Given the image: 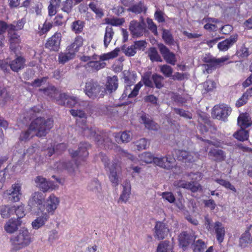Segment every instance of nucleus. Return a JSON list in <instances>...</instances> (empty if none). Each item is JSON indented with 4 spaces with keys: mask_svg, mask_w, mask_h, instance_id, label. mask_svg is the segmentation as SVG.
Here are the masks:
<instances>
[{
    "mask_svg": "<svg viewBox=\"0 0 252 252\" xmlns=\"http://www.w3.org/2000/svg\"><path fill=\"white\" fill-rule=\"evenodd\" d=\"M53 126V120L51 118L46 120L39 117L33 120L31 124L29 129L21 133L20 140L21 141L30 139L34 135L38 137L46 135Z\"/></svg>",
    "mask_w": 252,
    "mask_h": 252,
    "instance_id": "nucleus-1",
    "label": "nucleus"
},
{
    "mask_svg": "<svg viewBox=\"0 0 252 252\" xmlns=\"http://www.w3.org/2000/svg\"><path fill=\"white\" fill-rule=\"evenodd\" d=\"M127 157L132 161L136 162L139 160L146 163L154 162L156 165L165 169H170L175 165V159L171 156L155 158L149 152H145L139 155V159H135L133 156L127 154Z\"/></svg>",
    "mask_w": 252,
    "mask_h": 252,
    "instance_id": "nucleus-2",
    "label": "nucleus"
},
{
    "mask_svg": "<svg viewBox=\"0 0 252 252\" xmlns=\"http://www.w3.org/2000/svg\"><path fill=\"white\" fill-rule=\"evenodd\" d=\"M32 235L27 228L22 227L10 239L11 251H18L28 247L32 242Z\"/></svg>",
    "mask_w": 252,
    "mask_h": 252,
    "instance_id": "nucleus-3",
    "label": "nucleus"
},
{
    "mask_svg": "<svg viewBox=\"0 0 252 252\" xmlns=\"http://www.w3.org/2000/svg\"><path fill=\"white\" fill-rule=\"evenodd\" d=\"M202 140L203 143L201 145L205 146L206 152L210 149L208 154L210 157L217 161H221L224 159L225 156L224 152L222 150L210 148L211 145L219 147L220 146V142L218 141H209V140L204 139L203 138H202Z\"/></svg>",
    "mask_w": 252,
    "mask_h": 252,
    "instance_id": "nucleus-4",
    "label": "nucleus"
},
{
    "mask_svg": "<svg viewBox=\"0 0 252 252\" xmlns=\"http://www.w3.org/2000/svg\"><path fill=\"white\" fill-rule=\"evenodd\" d=\"M84 92L90 98L94 99L96 97H102L104 95V88L98 86L96 83L90 80L86 83Z\"/></svg>",
    "mask_w": 252,
    "mask_h": 252,
    "instance_id": "nucleus-5",
    "label": "nucleus"
},
{
    "mask_svg": "<svg viewBox=\"0 0 252 252\" xmlns=\"http://www.w3.org/2000/svg\"><path fill=\"white\" fill-rule=\"evenodd\" d=\"M34 214L36 215V217L31 222L32 228L33 230H38L45 225L50 219V216L47 213H44V209L42 206L38 207Z\"/></svg>",
    "mask_w": 252,
    "mask_h": 252,
    "instance_id": "nucleus-6",
    "label": "nucleus"
},
{
    "mask_svg": "<svg viewBox=\"0 0 252 252\" xmlns=\"http://www.w3.org/2000/svg\"><path fill=\"white\" fill-rule=\"evenodd\" d=\"M202 22V23H206L204 25V28L207 30L216 31L218 29H220V32L225 34H228L232 30V27L231 26L226 25L224 26H222L220 22L212 18H204Z\"/></svg>",
    "mask_w": 252,
    "mask_h": 252,
    "instance_id": "nucleus-7",
    "label": "nucleus"
},
{
    "mask_svg": "<svg viewBox=\"0 0 252 252\" xmlns=\"http://www.w3.org/2000/svg\"><path fill=\"white\" fill-rule=\"evenodd\" d=\"M57 102L60 105L76 107L84 105L85 103L84 101L80 100L76 97L65 93L60 94V98L57 100Z\"/></svg>",
    "mask_w": 252,
    "mask_h": 252,
    "instance_id": "nucleus-8",
    "label": "nucleus"
},
{
    "mask_svg": "<svg viewBox=\"0 0 252 252\" xmlns=\"http://www.w3.org/2000/svg\"><path fill=\"white\" fill-rule=\"evenodd\" d=\"M60 203V198L52 193L46 198L44 205L42 207L44 209V213H47L50 216L54 215Z\"/></svg>",
    "mask_w": 252,
    "mask_h": 252,
    "instance_id": "nucleus-9",
    "label": "nucleus"
},
{
    "mask_svg": "<svg viewBox=\"0 0 252 252\" xmlns=\"http://www.w3.org/2000/svg\"><path fill=\"white\" fill-rule=\"evenodd\" d=\"M231 112V108L228 105L221 104L215 105L213 109L212 115L218 120L224 121Z\"/></svg>",
    "mask_w": 252,
    "mask_h": 252,
    "instance_id": "nucleus-10",
    "label": "nucleus"
},
{
    "mask_svg": "<svg viewBox=\"0 0 252 252\" xmlns=\"http://www.w3.org/2000/svg\"><path fill=\"white\" fill-rule=\"evenodd\" d=\"M124 79L126 86L124 92L122 95L123 98H124L127 96L128 98H132L136 96L138 94L140 89L142 86V84L141 82H139L132 89L131 86L133 82H130L127 77H125Z\"/></svg>",
    "mask_w": 252,
    "mask_h": 252,
    "instance_id": "nucleus-11",
    "label": "nucleus"
},
{
    "mask_svg": "<svg viewBox=\"0 0 252 252\" xmlns=\"http://www.w3.org/2000/svg\"><path fill=\"white\" fill-rule=\"evenodd\" d=\"M35 183L36 186L43 192H47L58 188V186L51 181L47 180L42 176H37L35 178Z\"/></svg>",
    "mask_w": 252,
    "mask_h": 252,
    "instance_id": "nucleus-12",
    "label": "nucleus"
},
{
    "mask_svg": "<svg viewBox=\"0 0 252 252\" xmlns=\"http://www.w3.org/2000/svg\"><path fill=\"white\" fill-rule=\"evenodd\" d=\"M22 193L21 185L15 183L11 186L10 189L4 192V195L8 197L13 202H18L20 200Z\"/></svg>",
    "mask_w": 252,
    "mask_h": 252,
    "instance_id": "nucleus-13",
    "label": "nucleus"
},
{
    "mask_svg": "<svg viewBox=\"0 0 252 252\" xmlns=\"http://www.w3.org/2000/svg\"><path fill=\"white\" fill-rule=\"evenodd\" d=\"M24 25V22L23 20L18 21L16 25L11 24L10 25H7L4 22H0V47H1L3 45V42L4 37L3 36V33L5 32L6 29H11L13 31H18L21 30Z\"/></svg>",
    "mask_w": 252,
    "mask_h": 252,
    "instance_id": "nucleus-14",
    "label": "nucleus"
},
{
    "mask_svg": "<svg viewBox=\"0 0 252 252\" xmlns=\"http://www.w3.org/2000/svg\"><path fill=\"white\" fill-rule=\"evenodd\" d=\"M229 58L228 56H223L219 59L205 60V61L209 63L204 65V69L207 73H210L217 65H220L221 63L228 61Z\"/></svg>",
    "mask_w": 252,
    "mask_h": 252,
    "instance_id": "nucleus-15",
    "label": "nucleus"
},
{
    "mask_svg": "<svg viewBox=\"0 0 252 252\" xmlns=\"http://www.w3.org/2000/svg\"><path fill=\"white\" fill-rule=\"evenodd\" d=\"M89 144L87 143H80L78 150L74 151L73 150H69V154L72 158L77 157L78 159L84 160V158L88 156L87 148Z\"/></svg>",
    "mask_w": 252,
    "mask_h": 252,
    "instance_id": "nucleus-16",
    "label": "nucleus"
},
{
    "mask_svg": "<svg viewBox=\"0 0 252 252\" xmlns=\"http://www.w3.org/2000/svg\"><path fill=\"white\" fill-rule=\"evenodd\" d=\"M61 40V33H56L48 39L46 43L45 46L50 50L57 51L60 49Z\"/></svg>",
    "mask_w": 252,
    "mask_h": 252,
    "instance_id": "nucleus-17",
    "label": "nucleus"
},
{
    "mask_svg": "<svg viewBox=\"0 0 252 252\" xmlns=\"http://www.w3.org/2000/svg\"><path fill=\"white\" fill-rule=\"evenodd\" d=\"M145 24L143 21L137 22L132 21L129 25V30L134 36H140L142 35L144 32Z\"/></svg>",
    "mask_w": 252,
    "mask_h": 252,
    "instance_id": "nucleus-18",
    "label": "nucleus"
},
{
    "mask_svg": "<svg viewBox=\"0 0 252 252\" xmlns=\"http://www.w3.org/2000/svg\"><path fill=\"white\" fill-rule=\"evenodd\" d=\"M45 200V196L43 193L40 191H36L33 193L28 201V206L32 208L35 205H37V208L42 206V203Z\"/></svg>",
    "mask_w": 252,
    "mask_h": 252,
    "instance_id": "nucleus-19",
    "label": "nucleus"
},
{
    "mask_svg": "<svg viewBox=\"0 0 252 252\" xmlns=\"http://www.w3.org/2000/svg\"><path fill=\"white\" fill-rule=\"evenodd\" d=\"M177 159L179 160H185V162L194 161L196 159L199 158L197 153H189L186 151H178L176 152Z\"/></svg>",
    "mask_w": 252,
    "mask_h": 252,
    "instance_id": "nucleus-20",
    "label": "nucleus"
},
{
    "mask_svg": "<svg viewBox=\"0 0 252 252\" xmlns=\"http://www.w3.org/2000/svg\"><path fill=\"white\" fill-rule=\"evenodd\" d=\"M22 223L20 219L12 218L5 223L4 229L7 233L12 234L17 230L18 227L22 224Z\"/></svg>",
    "mask_w": 252,
    "mask_h": 252,
    "instance_id": "nucleus-21",
    "label": "nucleus"
},
{
    "mask_svg": "<svg viewBox=\"0 0 252 252\" xmlns=\"http://www.w3.org/2000/svg\"><path fill=\"white\" fill-rule=\"evenodd\" d=\"M158 47L164 60L168 63L174 65L176 62L175 54L171 52L169 49L163 44L159 45Z\"/></svg>",
    "mask_w": 252,
    "mask_h": 252,
    "instance_id": "nucleus-22",
    "label": "nucleus"
},
{
    "mask_svg": "<svg viewBox=\"0 0 252 252\" xmlns=\"http://www.w3.org/2000/svg\"><path fill=\"white\" fill-rule=\"evenodd\" d=\"M237 34L232 35L229 38L219 43L218 48L221 51H227L237 41Z\"/></svg>",
    "mask_w": 252,
    "mask_h": 252,
    "instance_id": "nucleus-23",
    "label": "nucleus"
},
{
    "mask_svg": "<svg viewBox=\"0 0 252 252\" xmlns=\"http://www.w3.org/2000/svg\"><path fill=\"white\" fill-rule=\"evenodd\" d=\"M174 186L178 188L189 189L192 192H195L201 189V186L197 183H187L184 181H176Z\"/></svg>",
    "mask_w": 252,
    "mask_h": 252,
    "instance_id": "nucleus-24",
    "label": "nucleus"
},
{
    "mask_svg": "<svg viewBox=\"0 0 252 252\" xmlns=\"http://www.w3.org/2000/svg\"><path fill=\"white\" fill-rule=\"evenodd\" d=\"M156 233L159 240L164 239L169 232L166 225L161 222H157L155 226Z\"/></svg>",
    "mask_w": 252,
    "mask_h": 252,
    "instance_id": "nucleus-25",
    "label": "nucleus"
},
{
    "mask_svg": "<svg viewBox=\"0 0 252 252\" xmlns=\"http://www.w3.org/2000/svg\"><path fill=\"white\" fill-rule=\"evenodd\" d=\"M107 158H104L102 159L103 162L104 163L105 166H108V164L107 163ZM109 168L110 173H109V179L113 184L114 186H117L119 184V179L118 177L117 176V169L116 167H113V165H112L111 167H108Z\"/></svg>",
    "mask_w": 252,
    "mask_h": 252,
    "instance_id": "nucleus-26",
    "label": "nucleus"
},
{
    "mask_svg": "<svg viewBox=\"0 0 252 252\" xmlns=\"http://www.w3.org/2000/svg\"><path fill=\"white\" fill-rule=\"evenodd\" d=\"M252 242V236L249 229H246L243 233L239 240V245L241 247L245 248L250 246Z\"/></svg>",
    "mask_w": 252,
    "mask_h": 252,
    "instance_id": "nucleus-27",
    "label": "nucleus"
},
{
    "mask_svg": "<svg viewBox=\"0 0 252 252\" xmlns=\"http://www.w3.org/2000/svg\"><path fill=\"white\" fill-rule=\"evenodd\" d=\"M83 43L84 39L83 37L81 36L78 35L74 38L73 42L67 47V49L73 52L75 55L83 46Z\"/></svg>",
    "mask_w": 252,
    "mask_h": 252,
    "instance_id": "nucleus-28",
    "label": "nucleus"
},
{
    "mask_svg": "<svg viewBox=\"0 0 252 252\" xmlns=\"http://www.w3.org/2000/svg\"><path fill=\"white\" fill-rule=\"evenodd\" d=\"M214 228L216 234L217 239L219 243H221L224 239L225 236V229L221 223L217 221L215 223Z\"/></svg>",
    "mask_w": 252,
    "mask_h": 252,
    "instance_id": "nucleus-29",
    "label": "nucleus"
},
{
    "mask_svg": "<svg viewBox=\"0 0 252 252\" xmlns=\"http://www.w3.org/2000/svg\"><path fill=\"white\" fill-rule=\"evenodd\" d=\"M120 52V49L119 48H116L112 51L104 54L100 56L94 55L93 56V58L94 60H99L100 61L109 60L117 57Z\"/></svg>",
    "mask_w": 252,
    "mask_h": 252,
    "instance_id": "nucleus-30",
    "label": "nucleus"
},
{
    "mask_svg": "<svg viewBox=\"0 0 252 252\" xmlns=\"http://www.w3.org/2000/svg\"><path fill=\"white\" fill-rule=\"evenodd\" d=\"M238 124L241 128H247L252 124L251 118L248 113H242L238 118Z\"/></svg>",
    "mask_w": 252,
    "mask_h": 252,
    "instance_id": "nucleus-31",
    "label": "nucleus"
},
{
    "mask_svg": "<svg viewBox=\"0 0 252 252\" xmlns=\"http://www.w3.org/2000/svg\"><path fill=\"white\" fill-rule=\"evenodd\" d=\"M75 54L70 50L67 49L66 48V50L63 52H61L59 54L58 61L61 63L64 64L68 61L72 59L75 57Z\"/></svg>",
    "mask_w": 252,
    "mask_h": 252,
    "instance_id": "nucleus-32",
    "label": "nucleus"
},
{
    "mask_svg": "<svg viewBox=\"0 0 252 252\" xmlns=\"http://www.w3.org/2000/svg\"><path fill=\"white\" fill-rule=\"evenodd\" d=\"M141 119L147 128L151 130H157L158 128V124L153 122L149 115L143 114L141 116Z\"/></svg>",
    "mask_w": 252,
    "mask_h": 252,
    "instance_id": "nucleus-33",
    "label": "nucleus"
},
{
    "mask_svg": "<svg viewBox=\"0 0 252 252\" xmlns=\"http://www.w3.org/2000/svg\"><path fill=\"white\" fill-rule=\"evenodd\" d=\"M24 59L21 57H18L10 63V67L13 71H18L24 67Z\"/></svg>",
    "mask_w": 252,
    "mask_h": 252,
    "instance_id": "nucleus-34",
    "label": "nucleus"
},
{
    "mask_svg": "<svg viewBox=\"0 0 252 252\" xmlns=\"http://www.w3.org/2000/svg\"><path fill=\"white\" fill-rule=\"evenodd\" d=\"M118 78L116 76L109 77L106 84V89L110 93L115 91L118 88Z\"/></svg>",
    "mask_w": 252,
    "mask_h": 252,
    "instance_id": "nucleus-35",
    "label": "nucleus"
},
{
    "mask_svg": "<svg viewBox=\"0 0 252 252\" xmlns=\"http://www.w3.org/2000/svg\"><path fill=\"white\" fill-rule=\"evenodd\" d=\"M7 30L9 37L10 48L13 49L14 47V45L20 42V36L15 32V31L11 30V29H7Z\"/></svg>",
    "mask_w": 252,
    "mask_h": 252,
    "instance_id": "nucleus-36",
    "label": "nucleus"
},
{
    "mask_svg": "<svg viewBox=\"0 0 252 252\" xmlns=\"http://www.w3.org/2000/svg\"><path fill=\"white\" fill-rule=\"evenodd\" d=\"M178 240L180 246L185 249L190 243V236L186 232H183L179 235Z\"/></svg>",
    "mask_w": 252,
    "mask_h": 252,
    "instance_id": "nucleus-37",
    "label": "nucleus"
},
{
    "mask_svg": "<svg viewBox=\"0 0 252 252\" xmlns=\"http://www.w3.org/2000/svg\"><path fill=\"white\" fill-rule=\"evenodd\" d=\"M114 137L117 142H128L131 139V135L129 132H123L121 134L116 133Z\"/></svg>",
    "mask_w": 252,
    "mask_h": 252,
    "instance_id": "nucleus-38",
    "label": "nucleus"
},
{
    "mask_svg": "<svg viewBox=\"0 0 252 252\" xmlns=\"http://www.w3.org/2000/svg\"><path fill=\"white\" fill-rule=\"evenodd\" d=\"M43 94L53 99H54L57 101V99H59L60 98V95H59V97H57L56 96L58 94V91L56 90V89L52 86H49L48 87H47L46 89H44L43 90Z\"/></svg>",
    "mask_w": 252,
    "mask_h": 252,
    "instance_id": "nucleus-39",
    "label": "nucleus"
},
{
    "mask_svg": "<svg viewBox=\"0 0 252 252\" xmlns=\"http://www.w3.org/2000/svg\"><path fill=\"white\" fill-rule=\"evenodd\" d=\"M114 32L111 27L107 26L105 29V32L104 36V45L105 47H107L110 43Z\"/></svg>",
    "mask_w": 252,
    "mask_h": 252,
    "instance_id": "nucleus-40",
    "label": "nucleus"
},
{
    "mask_svg": "<svg viewBox=\"0 0 252 252\" xmlns=\"http://www.w3.org/2000/svg\"><path fill=\"white\" fill-rule=\"evenodd\" d=\"M173 246L168 241L160 242L157 249V252H172Z\"/></svg>",
    "mask_w": 252,
    "mask_h": 252,
    "instance_id": "nucleus-41",
    "label": "nucleus"
},
{
    "mask_svg": "<svg viewBox=\"0 0 252 252\" xmlns=\"http://www.w3.org/2000/svg\"><path fill=\"white\" fill-rule=\"evenodd\" d=\"M14 210V206L2 205L0 206V213L3 218H8L13 214Z\"/></svg>",
    "mask_w": 252,
    "mask_h": 252,
    "instance_id": "nucleus-42",
    "label": "nucleus"
},
{
    "mask_svg": "<svg viewBox=\"0 0 252 252\" xmlns=\"http://www.w3.org/2000/svg\"><path fill=\"white\" fill-rule=\"evenodd\" d=\"M93 61H91L87 63L88 67H91L93 70H98L105 67L106 63L101 61H98L97 60H94L92 58Z\"/></svg>",
    "mask_w": 252,
    "mask_h": 252,
    "instance_id": "nucleus-43",
    "label": "nucleus"
},
{
    "mask_svg": "<svg viewBox=\"0 0 252 252\" xmlns=\"http://www.w3.org/2000/svg\"><path fill=\"white\" fill-rule=\"evenodd\" d=\"M234 137L239 141H243L248 139L249 132L244 128H241L237 131L234 134Z\"/></svg>",
    "mask_w": 252,
    "mask_h": 252,
    "instance_id": "nucleus-44",
    "label": "nucleus"
},
{
    "mask_svg": "<svg viewBox=\"0 0 252 252\" xmlns=\"http://www.w3.org/2000/svg\"><path fill=\"white\" fill-rule=\"evenodd\" d=\"M131 191V187L129 183H126L123 187V190L120 196V199L124 202H126L129 197Z\"/></svg>",
    "mask_w": 252,
    "mask_h": 252,
    "instance_id": "nucleus-45",
    "label": "nucleus"
},
{
    "mask_svg": "<svg viewBox=\"0 0 252 252\" xmlns=\"http://www.w3.org/2000/svg\"><path fill=\"white\" fill-rule=\"evenodd\" d=\"M84 27V23L80 20H77L73 22L71 24L72 31L75 33H79L81 32Z\"/></svg>",
    "mask_w": 252,
    "mask_h": 252,
    "instance_id": "nucleus-46",
    "label": "nucleus"
},
{
    "mask_svg": "<svg viewBox=\"0 0 252 252\" xmlns=\"http://www.w3.org/2000/svg\"><path fill=\"white\" fill-rule=\"evenodd\" d=\"M41 110V107L39 106L30 109L24 115V119L25 122H27L28 120H30L34 115H35L36 113L39 112Z\"/></svg>",
    "mask_w": 252,
    "mask_h": 252,
    "instance_id": "nucleus-47",
    "label": "nucleus"
},
{
    "mask_svg": "<svg viewBox=\"0 0 252 252\" xmlns=\"http://www.w3.org/2000/svg\"><path fill=\"white\" fill-rule=\"evenodd\" d=\"M66 148V146L65 144L63 143H61L56 145L55 149V148H48L46 152L47 153L48 157H51L55 152L57 153H60L64 151Z\"/></svg>",
    "mask_w": 252,
    "mask_h": 252,
    "instance_id": "nucleus-48",
    "label": "nucleus"
},
{
    "mask_svg": "<svg viewBox=\"0 0 252 252\" xmlns=\"http://www.w3.org/2000/svg\"><path fill=\"white\" fill-rule=\"evenodd\" d=\"M192 249L195 252H200L206 247V245L202 240L194 241L192 244Z\"/></svg>",
    "mask_w": 252,
    "mask_h": 252,
    "instance_id": "nucleus-49",
    "label": "nucleus"
},
{
    "mask_svg": "<svg viewBox=\"0 0 252 252\" xmlns=\"http://www.w3.org/2000/svg\"><path fill=\"white\" fill-rule=\"evenodd\" d=\"M162 38L165 43L168 45H174V40L170 32L166 30L163 31Z\"/></svg>",
    "mask_w": 252,
    "mask_h": 252,
    "instance_id": "nucleus-50",
    "label": "nucleus"
},
{
    "mask_svg": "<svg viewBox=\"0 0 252 252\" xmlns=\"http://www.w3.org/2000/svg\"><path fill=\"white\" fill-rule=\"evenodd\" d=\"M149 56L152 61L162 62V59L155 48H151L148 52Z\"/></svg>",
    "mask_w": 252,
    "mask_h": 252,
    "instance_id": "nucleus-51",
    "label": "nucleus"
},
{
    "mask_svg": "<svg viewBox=\"0 0 252 252\" xmlns=\"http://www.w3.org/2000/svg\"><path fill=\"white\" fill-rule=\"evenodd\" d=\"M128 11H131L134 13L138 14L142 12H145L146 8L143 3L140 2L138 4L133 5L130 8H129Z\"/></svg>",
    "mask_w": 252,
    "mask_h": 252,
    "instance_id": "nucleus-52",
    "label": "nucleus"
},
{
    "mask_svg": "<svg viewBox=\"0 0 252 252\" xmlns=\"http://www.w3.org/2000/svg\"><path fill=\"white\" fill-rule=\"evenodd\" d=\"M216 87V83L212 80H207L203 84V87L206 92L213 91Z\"/></svg>",
    "mask_w": 252,
    "mask_h": 252,
    "instance_id": "nucleus-53",
    "label": "nucleus"
},
{
    "mask_svg": "<svg viewBox=\"0 0 252 252\" xmlns=\"http://www.w3.org/2000/svg\"><path fill=\"white\" fill-rule=\"evenodd\" d=\"M14 212H15L16 216L18 217L17 219H20L24 217L26 215L25 210V206L24 204H21L16 208L14 207Z\"/></svg>",
    "mask_w": 252,
    "mask_h": 252,
    "instance_id": "nucleus-54",
    "label": "nucleus"
},
{
    "mask_svg": "<svg viewBox=\"0 0 252 252\" xmlns=\"http://www.w3.org/2000/svg\"><path fill=\"white\" fill-rule=\"evenodd\" d=\"M105 22L107 24L118 26L122 25L124 22V20L123 19L120 18H106Z\"/></svg>",
    "mask_w": 252,
    "mask_h": 252,
    "instance_id": "nucleus-55",
    "label": "nucleus"
},
{
    "mask_svg": "<svg viewBox=\"0 0 252 252\" xmlns=\"http://www.w3.org/2000/svg\"><path fill=\"white\" fill-rule=\"evenodd\" d=\"M152 80L157 88L160 89L163 86L162 82L163 80V77L161 75L157 74H154L152 76Z\"/></svg>",
    "mask_w": 252,
    "mask_h": 252,
    "instance_id": "nucleus-56",
    "label": "nucleus"
},
{
    "mask_svg": "<svg viewBox=\"0 0 252 252\" xmlns=\"http://www.w3.org/2000/svg\"><path fill=\"white\" fill-rule=\"evenodd\" d=\"M160 70L161 72L166 77H170L173 73V70L171 66L168 65H160Z\"/></svg>",
    "mask_w": 252,
    "mask_h": 252,
    "instance_id": "nucleus-57",
    "label": "nucleus"
},
{
    "mask_svg": "<svg viewBox=\"0 0 252 252\" xmlns=\"http://www.w3.org/2000/svg\"><path fill=\"white\" fill-rule=\"evenodd\" d=\"M89 7L91 10L94 11L96 16L99 18L103 16V12L102 9L98 7L95 3L91 2L89 4Z\"/></svg>",
    "mask_w": 252,
    "mask_h": 252,
    "instance_id": "nucleus-58",
    "label": "nucleus"
},
{
    "mask_svg": "<svg viewBox=\"0 0 252 252\" xmlns=\"http://www.w3.org/2000/svg\"><path fill=\"white\" fill-rule=\"evenodd\" d=\"M88 188L90 190L96 192L100 189V185L98 180H94L89 183Z\"/></svg>",
    "mask_w": 252,
    "mask_h": 252,
    "instance_id": "nucleus-59",
    "label": "nucleus"
},
{
    "mask_svg": "<svg viewBox=\"0 0 252 252\" xmlns=\"http://www.w3.org/2000/svg\"><path fill=\"white\" fill-rule=\"evenodd\" d=\"M216 182L226 189H228L234 192L236 191V189L228 181L222 179H217L216 180Z\"/></svg>",
    "mask_w": 252,
    "mask_h": 252,
    "instance_id": "nucleus-60",
    "label": "nucleus"
},
{
    "mask_svg": "<svg viewBox=\"0 0 252 252\" xmlns=\"http://www.w3.org/2000/svg\"><path fill=\"white\" fill-rule=\"evenodd\" d=\"M216 182L226 189H228L234 192L236 191V189L228 181L222 179H217L216 180Z\"/></svg>",
    "mask_w": 252,
    "mask_h": 252,
    "instance_id": "nucleus-61",
    "label": "nucleus"
},
{
    "mask_svg": "<svg viewBox=\"0 0 252 252\" xmlns=\"http://www.w3.org/2000/svg\"><path fill=\"white\" fill-rule=\"evenodd\" d=\"M59 238L58 232L56 229H53L49 232L48 241L50 243H53Z\"/></svg>",
    "mask_w": 252,
    "mask_h": 252,
    "instance_id": "nucleus-62",
    "label": "nucleus"
},
{
    "mask_svg": "<svg viewBox=\"0 0 252 252\" xmlns=\"http://www.w3.org/2000/svg\"><path fill=\"white\" fill-rule=\"evenodd\" d=\"M149 144V142L145 138H141L136 142V146L139 150L146 149Z\"/></svg>",
    "mask_w": 252,
    "mask_h": 252,
    "instance_id": "nucleus-63",
    "label": "nucleus"
},
{
    "mask_svg": "<svg viewBox=\"0 0 252 252\" xmlns=\"http://www.w3.org/2000/svg\"><path fill=\"white\" fill-rule=\"evenodd\" d=\"M72 6V0H66L63 4L62 10L64 12L69 13L71 12Z\"/></svg>",
    "mask_w": 252,
    "mask_h": 252,
    "instance_id": "nucleus-64",
    "label": "nucleus"
}]
</instances>
